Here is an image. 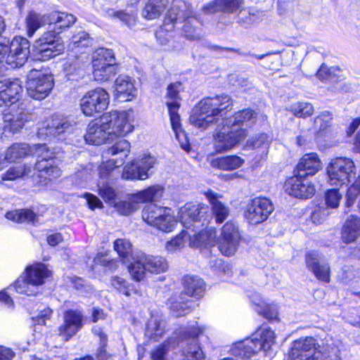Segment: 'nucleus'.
I'll return each mask as SVG.
<instances>
[{
    "label": "nucleus",
    "mask_w": 360,
    "mask_h": 360,
    "mask_svg": "<svg viewBox=\"0 0 360 360\" xmlns=\"http://www.w3.org/2000/svg\"><path fill=\"white\" fill-rule=\"evenodd\" d=\"M208 207L205 205L187 204L180 210V221L184 228L194 232L193 235L188 231L183 230L166 244L169 252H174L182 248L187 240L193 248H207L214 245L215 233L204 231V226L208 223Z\"/></svg>",
    "instance_id": "nucleus-1"
},
{
    "label": "nucleus",
    "mask_w": 360,
    "mask_h": 360,
    "mask_svg": "<svg viewBox=\"0 0 360 360\" xmlns=\"http://www.w3.org/2000/svg\"><path fill=\"white\" fill-rule=\"evenodd\" d=\"M257 121V114L251 109H244L231 117L222 119L221 127H218L214 134V147L217 153L227 152L243 141L248 135V128Z\"/></svg>",
    "instance_id": "nucleus-2"
},
{
    "label": "nucleus",
    "mask_w": 360,
    "mask_h": 360,
    "mask_svg": "<svg viewBox=\"0 0 360 360\" xmlns=\"http://www.w3.org/2000/svg\"><path fill=\"white\" fill-rule=\"evenodd\" d=\"M233 101L226 94L202 99L193 109L190 122L195 127L207 129L232 109Z\"/></svg>",
    "instance_id": "nucleus-3"
},
{
    "label": "nucleus",
    "mask_w": 360,
    "mask_h": 360,
    "mask_svg": "<svg viewBox=\"0 0 360 360\" xmlns=\"http://www.w3.org/2000/svg\"><path fill=\"white\" fill-rule=\"evenodd\" d=\"M276 342V334L266 325L260 326L251 338L233 343L230 353L235 356L249 359L252 356L263 351L267 354Z\"/></svg>",
    "instance_id": "nucleus-4"
},
{
    "label": "nucleus",
    "mask_w": 360,
    "mask_h": 360,
    "mask_svg": "<svg viewBox=\"0 0 360 360\" xmlns=\"http://www.w3.org/2000/svg\"><path fill=\"white\" fill-rule=\"evenodd\" d=\"M340 349L327 345L323 352L313 337L300 338L291 344L288 360H342Z\"/></svg>",
    "instance_id": "nucleus-5"
},
{
    "label": "nucleus",
    "mask_w": 360,
    "mask_h": 360,
    "mask_svg": "<svg viewBox=\"0 0 360 360\" xmlns=\"http://www.w3.org/2000/svg\"><path fill=\"white\" fill-rule=\"evenodd\" d=\"M51 274L47 266L43 263H34L25 269V275L18 278L13 285L15 290L27 296L36 295L45 280Z\"/></svg>",
    "instance_id": "nucleus-6"
},
{
    "label": "nucleus",
    "mask_w": 360,
    "mask_h": 360,
    "mask_svg": "<svg viewBox=\"0 0 360 360\" xmlns=\"http://www.w3.org/2000/svg\"><path fill=\"white\" fill-rule=\"evenodd\" d=\"M162 187L154 185L128 195L127 200L113 203V207L119 214L129 215L139 209L140 203L153 202L162 196Z\"/></svg>",
    "instance_id": "nucleus-7"
},
{
    "label": "nucleus",
    "mask_w": 360,
    "mask_h": 360,
    "mask_svg": "<svg viewBox=\"0 0 360 360\" xmlns=\"http://www.w3.org/2000/svg\"><path fill=\"white\" fill-rule=\"evenodd\" d=\"M65 46L59 35L52 31L44 32L35 41L32 56L36 60H48L64 51Z\"/></svg>",
    "instance_id": "nucleus-8"
},
{
    "label": "nucleus",
    "mask_w": 360,
    "mask_h": 360,
    "mask_svg": "<svg viewBox=\"0 0 360 360\" xmlns=\"http://www.w3.org/2000/svg\"><path fill=\"white\" fill-rule=\"evenodd\" d=\"M102 121L108 125L110 138L112 141L124 136L134 130L131 110L110 111L102 115Z\"/></svg>",
    "instance_id": "nucleus-9"
},
{
    "label": "nucleus",
    "mask_w": 360,
    "mask_h": 360,
    "mask_svg": "<svg viewBox=\"0 0 360 360\" xmlns=\"http://www.w3.org/2000/svg\"><path fill=\"white\" fill-rule=\"evenodd\" d=\"M317 142L324 148L336 146L341 138L338 128L333 125V115L329 111H323L314 120Z\"/></svg>",
    "instance_id": "nucleus-10"
},
{
    "label": "nucleus",
    "mask_w": 360,
    "mask_h": 360,
    "mask_svg": "<svg viewBox=\"0 0 360 360\" xmlns=\"http://www.w3.org/2000/svg\"><path fill=\"white\" fill-rule=\"evenodd\" d=\"M203 330L204 328L200 327L196 321H192L179 331L181 341L188 342L183 351L186 360H205V354L198 340V336L202 333Z\"/></svg>",
    "instance_id": "nucleus-11"
},
{
    "label": "nucleus",
    "mask_w": 360,
    "mask_h": 360,
    "mask_svg": "<svg viewBox=\"0 0 360 360\" xmlns=\"http://www.w3.org/2000/svg\"><path fill=\"white\" fill-rule=\"evenodd\" d=\"M30 119V114L22 104L11 105L3 112V134L7 136L20 133Z\"/></svg>",
    "instance_id": "nucleus-12"
},
{
    "label": "nucleus",
    "mask_w": 360,
    "mask_h": 360,
    "mask_svg": "<svg viewBox=\"0 0 360 360\" xmlns=\"http://www.w3.org/2000/svg\"><path fill=\"white\" fill-rule=\"evenodd\" d=\"M172 7H174V12L177 15V20H183L184 22L183 31L185 37L190 40L200 39L201 37L200 22L198 18L193 15V11L190 5L181 0H174Z\"/></svg>",
    "instance_id": "nucleus-13"
},
{
    "label": "nucleus",
    "mask_w": 360,
    "mask_h": 360,
    "mask_svg": "<svg viewBox=\"0 0 360 360\" xmlns=\"http://www.w3.org/2000/svg\"><path fill=\"white\" fill-rule=\"evenodd\" d=\"M53 86V78L51 75L46 74L41 71L32 70L27 82V91L28 95L37 100L46 98Z\"/></svg>",
    "instance_id": "nucleus-14"
},
{
    "label": "nucleus",
    "mask_w": 360,
    "mask_h": 360,
    "mask_svg": "<svg viewBox=\"0 0 360 360\" xmlns=\"http://www.w3.org/2000/svg\"><path fill=\"white\" fill-rule=\"evenodd\" d=\"M110 96L103 88L89 91L80 100L82 112L86 116H93L96 112L104 111L108 106Z\"/></svg>",
    "instance_id": "nucleus-15"
},
{
    "label": "nucleus",
    "mask_w": 360,
    "mask_h": 360,
    "mask_svg": "<svg viewBox=\"0 0 360 360\" xmlns=\"http://www.w3.org/2000/svg\"><path fill=\"white\" fill-rule=\"evenodd\" d=\"M274 210V205L269 198H255L248 204L244 217L249 224L257 225L266 221Z\"/></svg>",
    "instance_id": "nucleus-16"
},
{
    "label": "nucleus",
    "mask_w": 360,
    "mask_h": 360,
    "mask_svg": "<svg viewBox=\"0 0 360 360\" xmlns=\"http://www.w3.org/2000/svg\"><path fill=\"white\" fill-rule=\"evenodd\" d=\"M238 226L233 221L226 222L221 229L218 248L226 256H232L237 251L240 240Z\"/></svg>",
    "instance_id": "nucleus-17"
},
{
    "label": "nucleus",
    "mask_w": 360,
    "mask_h": 360,
    "mask_svg": "<svg viewBox=\"0 0 360 360\" xmlns=\"http://www.w3.org/2000/svg\"><path fill=\"white\" fill-rule=\"evenodd\" d=\"M284 189L288 195L300 199L311 198L316 192L311 181L297 174L285 181Z\"/></svg>",
    "instance_id": "nucleus-18"
},
{
    "label": "nucleus",
    "mask_w": 360,
    "mask_h": 360,
    "mask_svg": "<svg viewBox=\"0 0 360 360\" xmlns=\"http://www.w3.org/2000/svg\"><path fill=\"white\" fill-rule=\"evenodd\" d=\"M8 51L6 63L13 68L20 67L25 64L31 53L30 42L24 37H15L8 47Z\"/></svg>",
    "instance_id": "nucleus-19"
},
{
    "label": "nucleus",
    "mask_w": 360,
    "mask_h": 360,
    "mask_svg": "<svg viewBox=\"0 0 360 360\" xmlns=\"http://www.w3.org/2000/svg\"><path fill=\"white\" fill-rule=\"evenodd\" d=\"M156 162L153 159H133L123 168L122 178L124 179L144 180L148 178L149 171Z\"/></svg>",
    "instance_id": "nucleus-20"
},
{
    "label": "nucleus",
    "mask_w": 360,
    "mask_h": 360,
    "mask_svg": "<svg viewBox=\"0 0 360 360\" xmlns=\"http://www.w3.org/2000/svg\"><path fill=\"white\" fill-rule=\"evenodd\" d=\"M22 92V87L18 79L0 75V107L15 104L19 101Z\"/></svg>",
    "instance_id": "nucleus-21"
},
{
    "label": "nucleus",
    "mask_w": 360,
    "mask_h": 360,
    "mask_svg": "<svg viewBox=\"0 0 360 360\" xmlns=\"http://www.w3.org/2000/svg\"><path fill=\"white\" fill-rule=\"evenodd\" d=\"M84 316L81 311L70 309L65 311L63 323L59 327V335L66 341L75 335L83 327Z\"/></svg>",
    "instance_id": "nucleus-22"
},
{
    "label": "nucleus",
    "mask_w": 360,
    "mask_h": 360,
    "mask_svg": "<svg viewBox=\"0 0 360 360\" xmlns=\"http://www.w3.org/2000/svg\"><path fill=\"white\" fill-rule=\"evenodd\" d=\"M84 137L86 143L96 146L112 141V138H110L108 125L102 121V116L99 120L89 122Z\"/></svg>",
    "instance_id": "nucleus-23"
},
{
    "label": "nucleus",
    "mask_w": 360,
    "mask_h": 360,
    "mask_svg": "<svg viewBox=\"0 0 360 360\" xmlns=\"http://www.w3.org/2000/svg\"><path fill=\"white\" fill-rule=\"evenodd\" d=\"M307 269L315 277L324 283L330 282V269L328 263L321 261V255L316 251L308 252L305 256Z\"/></svg>",
    "instance_id": "nucleus-24"
},
{
    "label": "nucleus",
    "mask_w": 360,
    "mask_h": 360,
    "mask_svg": "<svg viewBox=\"0 0 360 360\" xmlns=\"http://www.w3.org/2000/svg\"><path fill=\"white\" fill-rule=\"evenodd\" d=\"M114 94L120 101H131L137 93L135 80L125 75H120L115 79Z\"/></svg>",
    "instance_id": "nucleus-25"
},
{
    "label": "nucleus",
    "mask_w": 360,
    "mask_h": 360,
    "mask_svg": "<svg viewBox=\"0 0 360 360\" xmlns=\"http://www.w3.org/2000/svg\"><path fill=\"white\" fill-rule=\"evenodd\" d=\"M69 126L65 118L60 115H55L43 124V126L39 129L38 135L39 137L44 136H57L65 132Z\"/></svg>",
    "instance_id": "nucleus-26"
},
{
    "label": "nucleus",
    "mask_w": 360,
    "mask_h": 360,
    "mask_svg": "<svg viewBox=\"0 0 360 360\" xmlns=\"http://www.w3.org/2000/svg\"><path fill=\"white\" fill-rule=\"evenodd\" d=\"M204 194L211 205L212 215L216 222L218 224L224 222L229 217L230 210L229 208L219 200L221 196L212 190L205 191Z\"/></svg>",
    "instance_id": "nucleus-27"
},
{
    "label": "nucleus",
    "mask_w": 360,
    "mask_h": 360,
    "mask_svg": "<svg viewBox=\"0 0 360 360\" xmlns=\"http://www.w3.org/2000/svg\"><path fill=\"white\" fill-rule=\"evenodd\" d=\"M49 25H53L50 31L56 33L58 35L63 32V29L70 27L76 20V18L70 13L53 11L48 14Z\"/></svg>",
    "instance_id": "nucleus-28"
},
{
    "label": "nucleus",
    "mask_w": 360,
    "mask_h": 360,
    "mask_svg": "<svg viewBox=\"0 0 360 360\" xmlns=\"http://www.w3.org/2000/svg\"><path fill=\"white\" fill-rule=\"evenodd\" d=\"M177 22V15L174 12V7H171L167 13L163 25L155 32L157 40L160 44H165L172 37L174 28V22Z\"/></svg>",
    "instance_id": "nucleus-29"
},
{
    "label": "nucleus",
    "mask_w": 360,
    "mask_h": 360,
    "mask_svg": "<svg viewBox=\"0 0 360 360\" xmlns=\"http://www.w3.org/2000/svg\"><path fill=\"white\" fill-rule=\"evenodd\" d=\"M183 285L185 293L190 296L199 299L205 292V283L197 276L187 275L183 279Z\"/></svg>",
    "instance_id": "nucleus-30"
},
{
    "label": "nucleus",
    "mask_w": 360,
    "mask_h": 360,
    "mask_svg": "<svg viewBox=\"0 0 360 360\" xmlns=\"http://www.w3.org/2000/svg\"><path fill=\"white\" fill-rule=\"evenodd\" d=\"M360 236V218L350 216L345 223L342 231V239L345 243L354 242Z\"/></svg>",
    "instance_id": "nucleus-31"
},
{
    "label": "nucleus",
    "mask_w": 360,
    "mask_h": 360,
    "mask_svg": "<svg viewBox=\"0 0 360 360\" xmlns=\"http://www.w3.org/2000/svg\"><path fill=\"white\" fill-rule=\"evenodd\" d=\"M139 258V261H144L147 271L152 274L165 272L168 268L167 262L162 257L148 255L141 252Z\"/></svg>",
    "instance_id": "nucleus-32"
},
{
    "label": "nucleus",
    "mask_w": 360,
    "mask_h": 360,
    "mask_svg": "<svg viewBox=\"0 0 360 360\" xmlns=\"http://www.w3.org/2000/svg\"><path fill=\"white\" fill-rule=\"evenodd\" d=\"M167 207L158 206L156 204L150 203L146 205L142 211L143 219L149 225L154 226V224H161L160 219L161 216L165 214ZM165 217H169L168 215Z\"/></svg>",
    "instance_id": "nucleus-33"
},
{
    "label": "nucleus",
    "mask_w": 360,
    "mask_h": 360,
    "mask_svg": "<svg viewBox=\"0 0 360 360\" xmlns=\"http://www.w3.org/2000/svg\"><path fill=\"white\" fill-rule=\"evenodd\" d=\"M168 0H148L142 10V16L147 20L158 18L165 11Z\"/></svg>",
    "instance_id": "nucleus-34"
},
{
    "label": "nucleus",
    "mask_w": 360,
    "mask_h": 360,
    "mask_svg": "<svg viewBox=\"0 0 360 360\" xmlns=\"http://www.w3.org/2000/svg\"><path fill=\"white\" fill-rule=\"evenodd\" d=\"M165 332V322L152 316L146 328V336L150 340L158 341Z\"/></svg>",
    "instance_id": "nucleus-35"
},
{
    "label": "nucleus",
    "mask_w": 360,
    "mask_h": 360,
    "mask_svg": "<svg viewBox=\"0 0 360 360\" xmlns=\"http://www.w3.org/2000/svg\"><path fill=\"white\" fill-rule=\"evenodd\" d=\"M321 167L320 159H300L297 165V174L307 178L314 175Z\"/></svg>",
    "instance_id": "nucleus-36"
},
{
    "label": "nucleus",
    "mask_w": 360,
    "mask_h": 360,
    "mask_svg": "<svg viewBox=\"0 0 360 360\" xmlns=\"http://www.w3.org/2000/svg\"><path fill=\"white\" fill-rule=\"evenodd\" d=\"M46 24H49L48 14L41 15L34 11L30 12L26 18L28 37H32L39 27Z\"/></svg>",
    "instance_id": "nucleus-37"
},
{
    "label": "nucleus",
    "mask_w": 360,
    "mask_h": 360,
    "mask_svg": "<svg viewBox=\"0 0 360 360\" xmlns=\"http://www.w3.org/2000/svg\"><path fill=\"white\" fill-rule=\"evenodd\" d=\"M52 310L43 304L39 306L37 312L32 316V326L34 331L40 332L46 325L47 320H49L52 315Z\"/></svg>",
    "instance_id": "nucleus-38"
},
{
    "label": "nucleus",
    "mask_w": 360,
    "mask_h": 360,
    "mask_svg": "<svg viewBox=\"0 0 360 360\" xmlns=\"http://www.w3.org/2000/svg\"><path fill=\"white\" fill-rule=\"evenodd\" d=\"M6 218L18 223L32 222L34 224L37 216L31 210L22 209L8 212Z\"/></svg>",
    "instance_id": "nucleus-39"
},
{
    "label": "nucleus",
    "mask_w": 360,
    "mask_h": 360,
    "mask_svg": "<svg viewBox=\"0 0 360 360\" xmlns=\"http://www.w3.org/2000/svg\"><path fill=\"white\" fill-rule=\"evenodd\" d=\"M96 63L101 64V66L115 65L114 53L111 49H98L92 56V68H95Z\"/></svg>",
    "instance_id": "nucleus-40"
},
{
    "label": "nucleus",
    "mask_w": 360,
    "mask_h": 360,
    "mask_svg": "<svg viewBox=\"0 0 360 360\" xmlns=\"http://www.w3.org/2000/svg\"><path fill=\"white\" fill-rule=\"evenodd\" d=\"M141 252H137L132 256L133 262L129 266V271L133 279L139 281L145 277L146 266L144 261H139Z\"/></svg>",
    "instance_id": "nucleus-41"
},
{
    "label": "nucleus",
    "mask_w": 360,
    "mask_h": 360,
    "mask_svg": "<svg viewBox=\"0 0 360 360\" xmlns=\"http://www.w3.org/2000/svg\"><path fill=\"white\" fill-rule=\"evenodd\" d=\"M49 160L41 159L36 163V167L39 172V176L51 180L60 176V170L58 167L49 165Z\"/></svg>",
    "instance_id": "nucleus-42"
},
{
    "label": "nucleus",
    "mask_w": 360,
    "mask_h": 360,
    "mask_svg": "<svg viewBox=\"0 0 360 360\" xmlns=\"http://www.w3.org/2000/svg\"><path fill=\"white\" fill-rule=\"evenodd\" d=\"M259 302H254L257 304L255 311L263 316L269 320H274L277 318V306L276 304H268L263 299H259Z\"/></svg>",
    "instance_id": "nucleus-43"
},
{
    "label": "nucleus",
    "mask_w": 360,
    "mask_h": 360,
    "mask_svg": "<svg viewBox=\"0 0 360 360\" xmlns=\"http://www.w3.org/2000/svg\"><path fill=\"white\" fill-rule=\"evenodd\" d=\"M165 215H168L169 217H165V215L163 216L162 214L161 216V218L160 219V222L161 224H154L153 226L156 227L157 229L163 232H172L176 226L178 221L175 216L174 215V212L171 208L168 207L167 209V212H165Z\"/></svg>",
    "instance_id": "nucleus-44"
},
{
    "label": "nucleus",
    "mask_w": 360,
    "mask_h": 360,
    "mask_svg": "<svg viewBox=\"0 0 360 360\" xmlns=\"http://www.w3.org/2000/svg\"><path fill=\"white\" fill-rule=\"evenodd\" d=\"M115 73V65L101 66V64L96 63L95 68H93L94 77L98 82L107 81L114 76Z\"/></svg>",
    "instance_id": "nucleus-45"
},
{
    "label": "nucleus",
    "mask_w": 360,
    "mask_h": 360,
    "mask_svg": "<svg viewBox=\"0 0 360 360\" xmlns=\"http://www.w3.org/2000/svg\"><path fill=\"white\" fill-rule=\"evenodd\" d=\"M30 146L26 143H15L6 150L4 158H25L30 154Z\"/></svg>",
    "instance_id": "nucleus-46"
},
{
    "label": "nucleus",
    "mask_w": 360,
    "mask_h": 360,
    "mask_svg": "<svg viewBox=\"0 0 360 360\" xmlns=\"http://www.w3.org/2000/svg\"><path fill=\"white\" fill-rule=\"evenodd\" d=\"M243 164V159H212L210 165L223 170H233Z\"/></svg>",
    "instance_id": "nucleus-47"
},
{
    "label": "nucleus",
    "mask_w": 360,
    "mask_h": 360,
    "mask_svg": "<svg viewBox=\"0 0 360 360\" xmlns=\"http://www.w3.org/2000/svg\"><path fill=\"white\" fill-rule=\"evenodd\" d=\"M290 110L295 117L305 118L314 113V108L310 103L297 102L291 105Z\"/></svg>",
    "instance_id": "nucleus-48"
},
{
    "label": "nucleus",
    "mask_w": 360,
    "mask_h": 360,
    "mask_svg": "<svg viewBox=\"0 0 360 360\" xmlns=\"http://www.w3.org/2000/svg\"><path fill=\"white\" fill-rule=\"evenodd\" d=\"M30 168L23 164H18L10 167L6 173L1 174L2 180L13 181L22 177L30 172Z\"/></svg>",
    "instance_id": "nucleus-49"
},
{
    "label": "nucleus",
    "mask_w": 360,
    "mask_h": 360,
    "mask_svg": "<svg viewBox=\"0 0 360 360\" xmlns=\"http://www.w3.org/2000/svg\"><path fill=\"white\" fill-rule=\"evenodd\" d=\"M92 41L88 33L84 31H79L72 37L70 47L72 49L80 47L87 48L91 46Z\"/></svg>",
    "instance_id": "nucleus-50"
},
{
    "label": "nucleus",
    "mask_w": 360,
    "mask_h": 360,
    "mask_svg": "<svg viewBox=\"0 0 360 360\" xmlns=\"http://www.w3.org/2000/svg\"><path fill=\"white\" fill-rule=\"evenodd\" d=\"M170 310L172 315L176 317L184 316L191 311V303L185 301L184 298H181V300L171 301Z\"/></svg>",
    "instance_id": "nucleus-51"
},
{
    "label": "nucleus",
    "mask_w": 360,
    "mask_h": 360,
    "mask_svg": "<svg viewBox=\"0 0 360 360\" xmlns=\"http://www.w3.org/2000/svg\"><path fill=\"white\" fill-rule=\"evenodd\" d=\"M130 143L127 140H121L117 142L108 150L110 155H120V158H127L130 153Z\"/></svg>",
    "instance_id": "nucleus-52"
},
{
    "label": "nucleus",
    "mask_w": 360,
    "mask_h": 360,
    "mask_svg": "<svg viewBox=\"0 0 360 360\" xmlns=\"http://www.w3.org/2000/svg\"><path fill=\"white\" fill-rule=\"evenodd\" d=\"M97 186L98 192L101 197L106 202L113 204L117 197L115 190L108 183L99 182Z\"/></svg>",
    "instance_id": "nucleus-53"
},
{
    "label": "nucleus",
    "mask_w": 360,
    "mask_h": 360,
    "mask_svg": "<svg viewBox=\"0 0 360 360\" xmlns=\"http://www.w3.org/2000/svg\"><path fill=\"white\" fill-rule=\"evenodd\" d=\"M166 105L168 108L170 122L173 131L181 128L180 124V117L178 114V110L180 107V103H178L177 101H166Z\"/></svg>",
    "instance_id": "nucleus-54"
},
{
    "label": "nucleus",
    "mask_w": 360,
    "mask_h": 360,
    "mask_svg": "<svg viewBox=\"0 0 360 360\" xmlns=\"http://www.w3.org/2000/svg\"><path fill=\"white\" fill-rule=\"evenodd\" d=\"M114 250L123 259L127 257L132 251V245L125 238H118L114 241Z\"/></svg>",
    "instance_id": "nucleus-55"
},
{
    "label": "nucleus",
    "mask_w": 360,
    "mask_h": 360,
    "mask_svg": "<svg viewBox=\"0 0 360 360\" xmlns=\"http://www.w3.org/2000/svg\"><path fill=\"white\" fill-rule=\"evenodd\" d=\"M341 199L342 194L338 188L328 189L325 193L324 200L327 208H338Z\"/></svg>",
    "instance_id": "nucleus-56"
},
{
    "label": "nucleus",
    "mask_w": 360,
    "mask_h": 360,
    "mask_svg": "<svg viewBox=\"0 0 360 360\" xmlns=\"http://www.w3.org/2000/svg\"><path fill=\"white\" fill-rule=\"evenodd\" d=\"M111 285L127 296L131 295L134 287L129 284L124 278L119 276H112L110 280Z\"/></svg>",
    "instance_id": "nucleus-57"
},
{
    "label": "nucleus",
    "mask_w": 360,
    "mask_h": 360,
    "mask_svg": "<svg viewBox=\"0 0 360 360\" xmlns=\"http://www.w3.org/2000/svg\"><path fill=\"white\" fill-rule=\"evenodd\" d=\"M31 156H36L37 158H56L55 153L46 144H36L30 146Z\"/></svg>",
    "instance_id": "nucleus-58"
},
{
    "label": "nucleus",
    "mask_w": 360,
    "mask_h": 360,
    "mask_svg": "<svg viewBox=\"0 0 360 360\" xmlns=\"http://www.w3.org/2000/svg\"><path fill=\"white\" fill-rule=\"evenodd\" d=\"M123 159H107L99 166V174L101 178L106 177L115 168L123 164Z\"/></svg>",
    "instance_id": "nucleus-59"
},
{
    "label": "nucleus",
    "mask_w": 360,
    "mask_h": 360,
    "mask_svg": "<svg viewBox=\"0 0 360 360\" xmlns=\"http://www.w3.org/2000/svg\"><path fill=\"white\" fill-rule=\"evenodd\" d=\"M182 84L181 82H176L174 83L170 84L167 87V101L169 102L177 101L178 103H180V97L179 96L180 91L182 90Z\"/></svg>",
    "instance_id": "nucleus-60"
},
{
    "label": "nucleus",
    "mask_w": 360,
    "mask_h": 360,
    "mask_svg": "<svg viewBox=\"0 0 360 360\" xmlns=\"http://www.w3.org/2000/svg\"><path fill=\"white\" fill-rule=\"evenodd\" d=\"M222 12L233 13L243 5V0H221Z\"/></svg>",
    "instance_id": "nucleus-61"
},
{
    "label": "nucleus",
    "mask_w": 360,
    "mask_h": 360,
    "mask_svg": "<svg viewBox=\"0 0 360 360\" xmlns=\"http://www.w3.org/2000/svg\"><path fill=\"white\" fill-rule=\"evenodd\" d=\"M169 350V342H165L156 347L151 354L153 360H165V356Z\"/></svg>",
    "instance_id": "nucleus-62"
},
{
    "label": "nucleus",
    "mask_w": 360,
    "mask_h": 360,
    "mask_svg": "<svg viewBox=\"0 0 360 360\" xmlns=\"http://www.w3.org/2000/svg\"><path fill=\"white\" fill-rule=\"evenodd\" d=\"M268 144V136L266 134H261L258 136L251 139L247 143V147L257 148Z\"/></svg>",
    "instance_id": "nucleus-63"
},
{
    "label": "nucleus",
    "mask_w": 360,
    "mask_h": 360,
    "mask_svg": "<svg viewBox=\"0 0 360 360\" xmlns=\"http://www.w3.org/2000/svg\"><path fill=\"white\" fill-rule=\"evenodd\" d=\"M221 0H214L203 6L202 12L204 14L210 15L217 12H222Z\"/></svg>",
    "instance_id": "nucleus-64"
}]
</instances>
